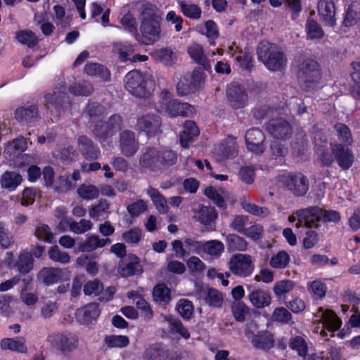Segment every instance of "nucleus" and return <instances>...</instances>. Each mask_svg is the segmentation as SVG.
<instances>
[{"mask_svg": "<svg viewBox=\"0 0 360 360\" xmlns=\"http://www.w3.org/2000/svg\"><path fill=\"white\" fill-rule=\"evenodd\" d=\"M140 32L143 43L153 44L161 38L162 16L158 8L150 3L143 4L140 11Z\"/></svg>", "mask_w": 360, "mask_h": 360, "instance_id": "f257e3e1", "label": "nucleus"}, {"mask_svg": "<svg viewBox=\"0 0 360 360\" xmlns=\"http://www.w3.org/2000/svg\"><path fill=\"white\" fill-rule=\"evenodd\" d=\"M177 155L171 150H159L155 147H147L140 155V166L150 172L160 174L164 169H167L176 163Z\"/></svg>", "mask_w": 360, "mask_h": 360, "instance_id": "f03ea898", "label": "nucleus"}, {"mask_svg": "<svg viewBox=\"0 0 360 360\" xmlns=\"http://www.w3.org/2000/svg\"><path fill=\"white\" fill-rule=\"evenodd\" d=\"M154 86L153 77L148 72L134 70L125 76L126 89L137 98H148L153 91Z\"/></svg>", "mask_w": 360, "mask_h": 360, "instance_id": "7ed1b4c3", "label": "nucleus"}, {"mask_svg": "<svg viewBox=\"0 0 360 360\" xmlns=\"http://www.w3.org/2000/svg\"><path fill=\"white\" fill-rule=\"evenodd\" d=\"M258 59L271 71H278L286 65L287 58L276 45L269 41L260 42L257 47Z\"/></svg>", "mask_w": 360, "mask_h": 360, "instance_id": "20e7f679", "label": "nucleus"}, {"mask_svg": "<svg viewBox=\"0 0 360 360\" xmlns=\"http://www.w3.org/2000/svg\"><path fill=\"white\" fill-rule=\"evenodd\" d=\"M123 125L122 117L120 114H114L106 121L95 124L92 134L102 145H108L111 143L110 139L122 129Z\"/></svg>", "mask_w": 360, "mask_h": 360, "instance_id": "39448f33", "label": "nucleus"}, {"mask_svg": "<svg viewBox=\"0 0 360 360\" xmlns=\"http://www.w3.org/2000/svg\"><path fill=\"white\" fill-rule=\"evenodd\" d=\"M297 77L303 89L309 91L313 89L321 78L318 63L312 59L304 60L300 65Z\"/></svg>", "mask_w": 360, "mask_h": 360, "instance_id": "423d86ee", "label": "nucleus"}, {"mask_svg": "<svg viewBox=\"0 0 360 360\" xmlns=\"http://www.w3.org/2000/svg\"><path fill=\"white\" fill-rule=\"evenodd\" d=\"M229 268L234 275L247 277L252 274L255 266L250 255L236 254L230 258Z\"/></svg>", "mask_w": 360, "mask_h": 360, "instance_id": "0eeeda50", "label": "nucleus"}, {"mask_svg": "<svg viewBox=\"0 0 360 360\" xmlns=\"http://www.w3.org/2000/svg\"><path fill=\"white\" fill-rule=\"evenodd\" d=\"M302 219H306L307 216L314 217V223L322 221L324 223H338L340 221V214L335 210H327L321 209L319 206H311L303 209L298 213Z\"/></svg>", "mask_w": 360, "mask_h": 360, "instance_id": "6e6552de", "label": "nucleus"}, {"mask_svg": "<svg viewBox=\"0 0 360 360\" xmlns=\"http://www.w3.org/2000/svg\"><path fill=\"white\" fill-rule=\"evenodd\" d=\"M283 186L295 196H303L309 190V182L302 173L290 174L283 177Z\"/></svg>", "mask_w": 360, "mask_h": 360, "instance_id": "1a4fd4ad", "label": "nucleus"}, {"mask_svg": "<svg viewBox=\"0 0 360 360\" xmlns=\"http://www.w3.org/2000/svg\"><path fill=\"white\" fill-rule=\"evenodd\" d=\"M159 112L165 113L169 117H191L195 112V108L193 105L188 103H182L177 99H174L166 103L162 109H159Z\"/></svg>", "mask_w": 360, "mask_h": 360, "instance_id": "9d476101", "label": "nucleus"}, {"mask_svg": "<svg viewBox=\"0 0 360 360\" xmlns=\"http://www.w3.org/2000/svg\"><path fill=\"white\" fill-rule=\"evenodd\" d=\"M50 345L56 349L67 354L78 347V339L75 336L67 337L61 333H53L48 337Z\"/></svg>", "mask_w": 360, "mask_h": 360, "instance_id": "9b49d317", "label": "nucleus"}, {"mask_svg": "<svg viewBox=\"0 0 360 360\" xmlns=\"http://www.w3.org/2000/svg\"><path fill=\"white\" fill-rule=\"evenodd\" d=\"M162 119L155 114H147L138 118L136 127L137 130L145 131L148 136L157 135L162 132Z\"/></svg>", "mask_w": 360, "mask_h": 360, "instance_id": "f8f14e48", "label": "nucleus"}, {"mask_svg": "<svg viewBox=\"0 0 360 360\" xmlns=\"http://www.w3.org/2000/svg\"><path fill=\"white\" fill-rule=\"evenodd\" d=\"M226 96L231 106L234 109L244 108L248 100L245 88L237 82L231 83L227 86Z\"/></svg>", "mask_w": 360, "mask_h": 360, "instance_id": "ddd939ff", "label": "nucleus"}, {"mask_svg": "<svg viewBox=\"0 0 360 360\" xmlns=\"http://www.w3.org/2000/svg\"><path fill=\"white\" fill-rule=\"evenodd\" d=\"M245 139L247 148L250 151L255 154H262L264 152L266 138L261 129L256 127L248 129L245 133Z\"/></svg>", "mask_w": 360, "mask_h": 360, "instance_id": "4468645a", "label": "nucleus"}, {"mask_svg": "<svg viewBox=\"0 0 360 360\" xmlns=\"http://www.w3.org/2000/svg\"><path fill=\"white\" fill-rule=\"evenodd\" d=\"M121 153L127 157L134 156L139 148V143L136 134L131 130H124L119 135Z\"/></svg>", "mask_w": 360, "mask_h": 360, "instance_id": "2eb2a0df", "label": "nucleus"}, {"mask_svg": "<svg viewBox=\"0 0 360 360\" xmlns=\"http://www.w3.org/2000/svg\"><path fill=\"white\" fill-rule=\"evenodd\" d=\"M266 129L276 139H289L292 134L290 124L281 117L269 120L266 124Z\"/></svg>", "mask_w": 360, "mask_h": 360, "instance_id": "dca6fc26", "label": "nucleus"}, {"mask_svg": "<svg viewBox=\"0 0 360 360\" xmlns=\"http://www.w3.org/2000/svg\"><path fill=\"white\" fill-rule=\"evenodd\" d=\"M78 150L84 158L95 160L101 155L99 147L89 137L82 135L77 139Z\"/></svg>", "mask_w": 360, "mask_h": 360, "instance_id": "f3484780", "label": "nucleus"}, {"mask_svg": "<svg viewBox=\"0 0 360 360\" xmlns=\"http://www.w3.org/2000/svg\"><path fill=\"white\" fill-rule=\"evenodd\" d=\"M112 52L118 55V58L122 62L130 61L136 63L137 61H146L148 57L146 55L135 54L131 58L129 56L134 52L131 45L124 44L122 43L115 42L112 44Z\"/></svg>", "mask_w": 360, "mask_h": 360, "instance_id": "a211bd4d", "label": "nucleus"}, {"mask_svg": "<svg viewBox=\"0 0 360 360\" xmlns=\"http://www.w3.org/2000/svg\"><path fill=\"white\" fill-rule=\"evenodd\" d=\"M199 299L212 307H221L223 303L221 293L217 289L207 286L200 287L197 290Z\"/></svg>", "mask_w": 360, "mask_h": 360, "instance_id": "6ab92c4d", "label": "nucleus"}, {"mask_svg": "<svg viewBox=\"0 0 360 360\" xmlns=\"http://www.w3.org/2000/svg\"><path fill=\"white\" fill-rule=\"evenodd\" d=\"M119 272L122 277H129L134 275H140L143 272L140 260L135 255H130L129 260L122 261L118 267Z\"/></svg>", "mask_w": 360, "mask_h": 360, "instance_id": "aec40b11", "label": "nucleus"}, {"mask_svg": "<svg viewBox=\"0 0 360 360\" xmlns=\"http://www.w3.org/2000/svg\"><path fill=\"white\" fill-rule=\"evenodd\" d=\"M318 12L326 25L333 27L335 25V8L333 0H319Z\"/></svg>", "mask_w": 360, "mask_h": 360, "instance_id": "412c9836", "label": "nucleus"}, {"mask_svg": "<svg viewBox=\"0 0 360 360\" xmlns=\"http://www.w3.org/2000/svg\"><path fill=\"white\" fill-rule=\"evenodd\" d=\"M44 105L47 110L49 108V105H51L55 109V115H53V111H51V115L53 116L51 120L53 122L54 120H58L60 118L61 112L64 110L63 105L68 98L64 94L57 95L56 93H47L44 95Z\"/></svg>", "mask_w": 360, "mask_h": 360, "instance_id": "4be33fe9", "label": "nucleus"}, {"mask_svg": "<svg viewBox=\"0 0 360 360\" xmlns=\"http://www.w3.org/2000/svg\"><path fill=\"white\" fill-rule=\"evenodd\" d=\"M14 118L19 122L32 123L39 120V110L37 105L18 108L14 112Z\"/></svg>", "mask_w": 360, "mask_h": 360, "instance_id": "5701e85b", "label": "nucleus"}, {"mask_svg": "<svg viewBox=\"0 0 360 360\" xmlns=\"http://www.w3.org/2000/svg\"><path fill=\"white\" fill-rule=\"evenodd\" d=\"M332 151L338 165L342 169H347L352 165L354 157L352 151L349 148L338 143L333 146Z\"/></svg>", "mask_w": 360, "mask_h": 360, "instance_id": "b1692460", "label": "nucleus"}, {"mask_svg": "<svg viewBox=\"0 0 360 360\" xmlns=\"http://www.w3.org/2000/svg\"><path fill=\"white\" fill-rule=\"evenodd\" d=\"M256 349L269 352L274 347L275 340L273 333L264 330H261L252 340L250 341Z\"/></svg>", "mask_w": 360, "mask_h": 360, "instance_id": "393cba45", "label": "nucleus"}, {"mask_svg": "<svg viewBox=\"0 0 360 360\" xmlns=\"http://www.w3.org/2000/svg\"><path fill=\"white\" fill-rule=\"evenodd\" d=\"M248 297L252 306L257 309L266 307L271 302V297L269 292L264 289H253Z\"/></svg>", "mask_w": 360, "mask_h": 360, "instance_id": "a878e982", "label": "nucleus"}, {"mask_svg": "<svg viewBox=\"0 0 360 360\" xmlns=\"http://www.w3.org/2000/svg\"><path fill=\"white\" fill-rule=\"evenodd\" d=\"M200 130L195 123L187 120L184 124V130L180 134V143L183 148H187L189 144L198 136Z\"/></svg>", "mask_w": 360, "mask_h": 360, "instance_id": "bb28decb", "label": "nucleus"}, {"mask_svg": "<svg viewBox=\"0 0 360 360\" xmlns=\"http://www.w3.org/2000/svg\"><path fill=\"white\" fill-rule=\"evenodd\" d=\"M100 314L98 304L93 302L85 307L77 309L76 316L78 321L82 323H89L92 320H95Z\"/></svg>", "mask_w": 360, "mask_h": 360, "instance_id": "cd10ccee", "label": "nucleus"}, {"mask_svg": "<svg viewBox=\"0 0 360 360\" xmlns=\"http://www.w3.org/2000/svg\"><path fill=\"white\" fill-rule=\"evenodd\" d=\"M63 271L59 268H43L38 274V278L49 285L62 280Z\"/></svg>", "mask_w": 360, "mask_h": 360, "instance_id": "c85d7f7f", "label": "nucleus"}, {"mask_svg": "<svg viewBox=\"0 0 360 360\" xmlns=\"http://www.w3.org/2000/svg\"><path fill=\"white\" fill-rule=\"evenodd\" d=\"M22 176L13 171H6L1 177L0 184L3 188L14 191L22 182Z\"/></svg>", "mask_w": 360, "mask_h": 360, "instance_id": "c756f323", "label": "nucleus"}, {"mask_svg": "<svg viewBox=\"0 0 360 360\" xmlns=\"http://www.w3.org/2000/svg\"><path fill=\"white\" fill-rule=\"evenodd\" d=\"M318 313H321L320 317L327 325L329 330L335 331L338 330L342 326L341 320L337 316L332 310L323 311V308L318 309Z\"/></svg>", "mask_w": 360, "mask_h": 360, "instance_id": "7c9ffc66", "label": "nucleus"}, {"mask_svg": "<svg viewBox=\"0 0 360 360\" xmlns=\"http://www.w3.org/2000/svg\"><path fill=\"white\" fill-rule=\"evenodd\" d=\"M1 347L2 349H9L19 353L27 352L25 341L22 338H4L1 341Z\"/></svg>", "mask_w": 360, "mask_h": 360, "instance_id": "2f4dec72", "label": "nucleus"}, {"mask_svg": "<svg viewBox=\"0 0 360 360\" xmlns=\"http://www.w3.org/2000/svg\"><path fill=\"white\" fill-rule=\"evenodd\" d=\"M188 52L190 56L196 63L203 66L205 70H210L211 68V65L205 56L203 49L200 45L193 44L188 48Z\"/></svg>", "mask_w": 360, "mask_h": 360, "instance_id": "473e14b6", "label": "nucleus"}, {"mask_svg": "<svg viewBox=\"0 0 360 360\" xmlns=\"http://www.w3.org/2000/svg\"><path fill=\"white\" fill-rule=\"evenodd\" d=\"M147 193L150 195L156 209L160 214L167 212L168 206L167 205V200L158 189L150 187L148 189Z\"/></svg>", "mask_w": 360, "mask_h": 360, "instance_id": "72a5a7b5", "label": "nucleus"}, {"mask_svg": "<svg viewBox=\"0 0 360 360\" xmlns=\"http://www.w3.org/2000/svg\"><path fill=\"white\" fill-rule=\"evenodd\" d=\"M164 320L168 322L169 329L172 333H179L182 338L188 339L190 333L184 326L181 321L178 318H174L171 315L162 316Z\"/></svg>", "mask_w": 360, "mask_h": 360, "instance_id": "f704fd0d", "label": "nucleus"}, {"mask_svg": "<svg viewBox=\"0 0 360 360\" xmlns=\"http://www.w3.org/2000/svg\"><path fill=\"white\" fill-rule=\"evenodd\" d=\"M85 72L91 76H97L103 80H108L110 77V71L103 65L91 63L84 67Z\"/></svg>", "mask_w": 360, "mask_h": 360, "instance_id": "c9c22d12", "label": "nucleus"}, {"mask_svg": "<svg viewBox=\"0 0 360 360\" xmlns=\"http://www.w3.org/2000/svg\"><path fill=\"white\" fill-rule=\"evenodd\" d=\"M27 143L23 137H18L5 148V153L10 156L16 157L27 149Z\"/></svg>", "mask_w": 360, "mask_h": 360, "instance_id": "e433bc0d", "label": "nucleus"}, {"mask_svg": "<svg viewBox=\"0 0 360 360\" xmlns=\"http://www.w3.org/2000/svg\"><path fill=\"white\" fill-rule=\"evenodd\" d=\"M153 297L160 304H168L171 300L170 290L165 283L158 284L153 288Z\"/></svg>", "mask_w": 360, "mask_h": 360, "instance_id": "4c0bfd02", "label": "nucleus"}, {"mask_svg": "<svg viewBox=\"0 0 360 360\" xmlns=\"http://www.w3.org/2000/svg\"><path fill=\"white\" fill-rule=\"evenodd\" d=\"M34 259L29 252L20 253L15 266L20 274H28L33 268Z\"/></svg>", "mask_w": 360, "mask_h": 360, "instance_id": "58836bf2", "label": "nucleus"}, {"mask_svg": "<svg viewBox=\"0 0 360 360\" xmlns=\"http://www.w3.org/2000/svg\"><path fill=\"white\" fill-rule=\"evenodd\" d=\"M120 23L129 32H130L134 37L136 41H140L141 36L138 32L137 22L136 18L131 13L128 12L127 13L124 14L120 18Z\"/></svg>", "mask_w": 360, "mask_h": 360, "instance_id": "ea45409f", "label": "nucleus"}, {"mask_svg": "<svg viewBox=\"0 0 360 360\" xmlns=\"http://www.w3.org/2000/svg\"><path fill=\"white\" fill-rule=\"evenodd\" d=\"M217 218V212L213 207L202 206L198 211V219L205 226H211Z\"/></svg>", "mask_w": 360, "mask_h": 360, "instance_id": "a19ab883", "label": "nucleus"}, {"mask_svg": "<svg viewBox=\"0 0 360 360\" xmlns=\"http://www.w3.org/2000/svg\"><path fill=\"white\" fill-rule=\"evenodd\" d=\"M226 243L229 251H244L247 248L245 240L236 234H229L226 236Z\"/></svg>", "mask_w": 360, "mask_h": 360, "instance_id": "79ce46f5", "label": "nucleus"}, {"mask_svg": "<svg viewBox=\"0 0 360 360\" xmlns=\"http://www.w3.org/2000/svg\"><path fill=\"white\" fill-rule=\"evenodd\" d=\"M105 107L98 103H89L84 113L86 115L91 122L98 120L105 113Z\"/></svg>", "mask_w": 360, "mask_h": 360, "instance_id": "37998d69", "label": "nucleus"}, {"mask_svg": "<svg viewBox=\"0 0 360 360\" xmlns=\"http://www.w3.org/2000/svg\"><path fill=\"white\" fill-rule=\"evenodd\" d=\"M359 5L356 3L350 4L347 10L346 15L343 20V25L345 27H350L357 22L359 18Z\"/></svg>", "mask_w": 360, "mask_h": 360, "instance_id": "c03bdc74", "label": "nucleus"}, {"mask_svg": "<svg viewBox=\"0 0 360 360\" xmlns=\"http://www.w3.org/2000/svg\"><path fill=\"white\" fill-rule=\"evenodd\" d=\"M110 202L103 198H101L98 202L92 205L89 209V217L92 219L98 218L103 214H109Z\"/></svg>", "mask_w": 360, "mask_h": 360, "instance_id": "a18cd8bd", "label": "nucleus"}, {"mask_svg": "<svg viewBox=\"0 0 360 360\" xmlns=\"http://www.w3.org/2000/svg\"><path fill=\"white\" fill-rule=\"evenodd\" d=\"M16 39L21 44L30 48L34 47L38 43L35 34L30 30H22L16 32Z\"/></svg>", "mask_w": 360, "mask_h": 360, "instance_id": "49530a36", "label": "nucleus"}, {"mask_svg": "<svg viewBox=\"0 0 360 360\" xmlns=\"http://www.w3.org/2000/svg\"><path fill=\"white\" fill-rule=\"evenodd\" d=\"M69 91L77 96H88L94 91L91 84L86 81L76 83L69 87Z\"/></svg>", "mask_w": 360, "mask_h": 360, "instance_id": "de8ad7c7", "label": "nucleus"}, {"mask_svg": "<svg viewBox=\"0 0 360 360\" xmlns=\"http://www.w3.org/2000/svg\"><path fill=\"white\" fill-rule=\"evenodd\" d=\"M34 236L39 240H43L49 243H52L54 238L50 227L45 224L39 223L37 225Z\"/></svg>", "mask_w": 360, "mask_h": 360, "instance_id": "09e8293b", "label": "nucleus"}, {"mask_svg": "<svg viewBox=\"0 0 360 360\" xmlns=\"http://www.w3.org/2000/svg\"><path fill=\"white\" fill-rule=\"evenodd\" d=\"M306 29L310 39H321L324 35L323 30L320 25L310 18L307 20Z\"/></svg>", "mask_w": 360, "mask_h": 360, "instance_id": "8fccbe9b", "label": "nucleus"}, {"mask_svg": "<svg viewBox=\"0 0 360 360\" xmlns=\"http://www.w3.org/2000/svg\"><path fill=\"white\" fill-rule=\"evenodd\" d=\"M78 195L85 200H92L98 198L99 190L94 185L82 184L77 191Z\"/></svg>", "mask_w": 360, "mask_h": 360, "instance_id": "3c124183", "label": "nucleus"}, {"mask_svg": "<svg viewBox=\"0 0 360 360\" xmlns=\"http://www.w3.org/2000/svg\"><path fill=\"white\" fill-rule=\"evenodd\" d=\"M48 255L49 258L56 262L68 264L70 261V257L68 253L60 251L58 245L51 247Z\"/></svg>", "mask_w": 360, "mask_h": 360, "instance_id": "603ef678", "label": "nucleus"}, {"mask_svg": "<svg viewBox=\"0 0 360 360\" xmlns=\"http://www.w3.org/2000/svg\"><path fill=\"white\" fill-rule=\"evenodd\" d=\"M181 12L184 15L193 19H199L201 16V8L196 4H188L184 1L179 3Z\"/></svg>", "mask_w": 360, "mask_h": 360, "instance_id": "864d4df0", "label": "nucleus"}, {"mask_svg": "<svg viewBox=\"0 0 360 360\" xmlns=\"http://www.w3.org/2000/svg\"><path fill=\"white\" fill-rule=\"evenodd\" d=\"M290 257L285 251H279L276 255H274L270 260V265L273 268L283 269L289 263Z\"/></svg>", "mask_w": 360, "mask_h": 360, "instance_id": "5fc2aeb1", "label": "nucleus"}, {"mask_svg": "<svg viewBox=\"0 0 360 360\" xmlns=\"http://www.w3.org/2000/svg\"><path fill=\"white\" fill-rule=\"evenodd\" d=\"M176 309L179 314L184 319H189L193 313V306L192 302L186 299H181L177 304Z\"/></svg>", "mask_w": 360, "mask_h": 360, "instance_id": "6e6d98bb", "label": "nucleus"}, {"mask_svg": "<svg viewBox=\"0 0 360 360\" xmlns=\"http://www.w3.org/2000/svg\"><path fill=\"white\" fill-rule=\"evenodd\" d=\"M101 243V238L98 236L91 235L84 243L80 245L79 250L83 252H91L96 248H102Z\"/></svg>", "mask_w": 360, "mask_h": 360, "instance_id": "4d7b16f0", "label": "nucleus"}, {"mask_svg": "<svg viewBox=\"0 0 360 360\" xmlns=\"http://www.w3.org/2000/svg\"><path fill=\"white\" fill-rule=\"evenodd\" d=\"M337 131V136L340 142L350 145L352 142V134L347 126L342 123H337L334 125Z\"/></svg>", "mask_w": 360, "mask_h": 360, "instance_id": "13d9d810", "label": "nucleus"}, {"mask_svg": "<svg viewBox=\"0 0 360 360\" xmlns=\"http://www.w3.org/2000/svg\"><path fill=\"white\" fill-rule=\"evenodd\" d=\"M105 342L110 347H125L129 345V340L125 335H109L105 337Z\"/></svg>", "mask_w": 360, "mask_h": 360, "instance_id": "bf43d9fd", "label": "nucleus"}, {"mask_svg": "<svg viewBox=\"0 0 360 360\" xmlns=\"http://www.w3.org/2000/svg\"><path fill=\"white\" fill-rule=\"evenodd\" d=\"M295 286V283L290 280H282L276 282L274 286V292L278 297L282 296L291 291Z\"/></svg>", "mask_w": 360, "mask_h": 360, "instance_id": "052dcab7", "label": "nucleus"}, {"mask_svg": "<svg viewBox=\"0 0 360 360\" xmlns=\"http://www.w3.org/2000/svg\"><path fill=\"white\" fill-rule=\"evenodd\" d=\"M232 311L235 319L243 322L249 314V307L243 302H238L232 306Z\"/></svg>", "mask_w": 360, "mask_h": 360, "instance_id": "680f3d73", "label": "nucleus"}, {"mask_svg": "<svg viewBox=\"0 0 360 360\" xmlns=\"http://www.w3.org/2000/svg\"><path fill=\"white\" fill-rule=\"evenodd\" d=\"M14 243L13 236L5 227L4 222L0 221V245L4 249L8 248Z\"/></svg>", "mask_w": 360, "mask_h": 360, "instance_id": "e2e57ef3", "label": "nucleus"}, {"mask_svg": "<svg viewBox=\"0 0 360 360\" xmlns=\"http://www.w3.org/2000/svg\"><path fill=\"white\" fill-rule=\"evenodd\" d=\"M103 290V285L97 279L86 282L84 286V292L86 295H98Z\"/></svg>", "mask_w": 360, "mask_h": 360, "instance_id": "0e129e2a", "label": "nucleus"}, {"mask_svg": "<svg viewBox=\"0 0 360 360\" xmlns=\"http://www.w3.org/2000/svg\"><path fill=\"white\" fill-rule=\"evenodd\" d=\"M93 223L90 220L81 219L79 222L72 221L70 224V231L77 234H82L91 229Z\"/></svg>", "mask_w": 360, "mask_h": 360, "instance_id": "69168bd1", "label": "nucleus"}, {"mask_svg": "<svg viewBox=\"0 0 360 360\" xmlns=\"http://www.w3.org/2000/svg\"><path fill=\"white\" fill-rule=\"evenodd\" d=\"M270 151L271 155L275 158H283L288 153V148L281 142L273 141L270 144Z\"/></svg>", "mask_w": 360, "mask_h": 360, "instance_id": "338daca9", "label": "nucleus"}, {"mask_svg": "<svg viewBox=\"0 0 360 360\" xmlns=\"http://www.w3.org/2000/svg\"><path fill=\"white\" fill-rule=\"evenodd\" d=\"M205 252L211 255H219L224 250V244L219 240H210L202 245Z\"/></svg>", "mask_w": 360, "mask_h": 360, "instance_id": "774afa93", "label": "nucleus"}]
</instances>
